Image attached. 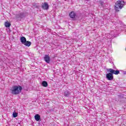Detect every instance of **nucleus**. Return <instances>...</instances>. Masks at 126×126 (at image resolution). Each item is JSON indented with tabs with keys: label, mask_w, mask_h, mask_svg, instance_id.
I'll return each instance as SVG.
<instances>
[{
	"label": "nucleus",
	"mask_w": 126,
	"mask_h": 126,
	"mask_svg": "<svg viewBox=\"0 0 126 126\" xmlns=\"http://www.w3.org/2000/svg\"><path fill=\"white\" fill-rule=\"evenodd\" d=\"M21 90H22V87L20 85H14L11 88L10 91L13 95H17L21 92Z\"/></svg>",
	"instance_id": "f257e3e1"
},
{
	"label": "nucleus",
	"mask_w": 126,
	"mask_h": 126,
	"mask_svg": "<svg viewBox=\"0 0 126 126\" xmlns=\"http://www.w3.org/2000/svg\"><path fill=\"white\" fill-rule=\"evenodd\" d=\"M126 4V2L123 0H118L116 2L114 5V7L116 11H120V9H122L124 6Z\"/></svg>",
	"instance_id": "f03ea898"
},
{
	"label": "nucleus",
	"mask_w": 126,
	"mask_h": 126,
	"mask_svg": "<svg viewBox=\"0 0 126 126\" xmlns=\"http://www.w3.org/2000/svg\"><path fill=\"white\" fill-rule=\"evenodd\" d=\"M27 15H28V13L26 12L19 13L16 15V19L19 21H21V20L25 18Z\"/></svg>",
	"instance_id": "7ed1b4c3"
},
{
	"label": "nucleus",
	"mask_w": 126,
	"mask_h": 126,
	"mask_svg": "<svg viewBox=\"0 0 126 126\" xmlns=\"http://www.w3.org/2000/svg\"><path fill=\"white\" fill-rule=\"evenodd\" d=\"M41 7L44 10H48V9H49V7H50V6L49 5L48 2H45L44 3H42Z\"/></svg>",
	"instance_id": "20e7f679"
},
{
	"label": "nucleus",
	"mask_w": 126,
	"mask_h": 126,
	"mask_svg": "<svg viewBox=\"0 0 126 126\" xmlns=\"http://www.w3.org/2000/svg\"><path fill=\"white\" fill-rule=\"evenodd\" d=\"M107 71H108V72H111L112 75L116 74V75H117V74H119V73H120V71L119 70H115L112 68H109L107 69Z\"/></svg>",
	"instance_id": "39448f33"
},
{
	"label": "nucleus",
	"mask_w": 126,
	"mask_h": 126,
	"mask_svg": "<svg viewBox=\"0 0 126 126\" xmlns=\"http://www.w3.org/2000/svg\"><path fill=\"white\" fill-rule=\"evenodd\" d=\"M106 77L108 80L112 81L114 79V76L112 75L111 72L106 74Z\"/></svg>",
	"instance_id": "423d86ee"
},
{
	"label": "nucleus",
	"mask_w": 126,
	"mask_h": 126,
	"mask_svg": "<svg viewBox=\"0 0 126 126\" xmlns=\"http://www.w3.org/2000/svg\"><path fill=\"white\" fill-rule=\"evenodd\" d=\"M44 60L45 62L47 63H50V62H51V58L48 55H45L44 57Z\"/></svg>",
	"instance_id": "0eeeda50"
},
{
	"label": "nucleus",
	"mask_w": 126,
	"mask_h": 126,
	"mask_svg": "<svg viewBox=\"0 0 126 126\" xmlns=\"http://www.w3.org/2000/svg\"><path fill=\"white\" fill-rule=\"evenodd\" d=\"M71 94V93H70V91H69L68 90H66L64 92L63 96H64V97H67L68 98L69 97H70Z\"/></svg>",
	"instance_id": "6e6552de"
},
{
	"label": "nucleus",
	"mask_w": 126,
	"mask_h": 126,
	"mask_svg": "<svg viewBox=\"0 0 126 126\" xmlns=\"http://www.w3.org/2000/svg\"><path fill=\"white\" fill-rule=\"evenodd\" d=\"M69 16L70 18H72V19H74L75 17L76 16V13L74 12V11H71L69 14Z\"/></svg>",
	"instance_id": "1a4fd4ad"
},
{
	"label": "nucleus",
	"mask_w": 126,
	"mask_h": 126,
	"mask_svg": "<svg viewBox=\"0 0 126 126\" xmlns=\"http://www.w3.org/2000/svg\"><path fill=\"white\" fill-rule=\"evenodd\" d=\"M34 119L36 122H41V116L39 114H36L34 116Z\"/></svg>",
	"instance_id": "9d476101"
},
{
	"label": "nucleus",
	"mask_w": 126,
	"mask_h": 126,
	"mask_svg": "<svg viewBox=\"0 0 126 126\" xmlns=\"http://www.w3.org/2000/svg\"><path fill=\"white\" fill-rule=\"evenodd\" d=\"M20 41H21V43L23 45H24V44L25 43V42L27 41L26 38L24 36H21L20 38Z\"/></svg>",
	"instance_id": "9b49d317"
},
{
	"label": "nucleus",
	"mask_w": 126,
	"mask_h": 126,
	"mask_svg": "<svg viewBox=\"0 0 126 126\" xmlns=\"http://www.w3.org/2000/svg\"><path fill=\"white\" fill-rule=\"evenodd\" d=\"M31 44L32 43L31 42V41L27 40L26 41L25 43H24V45L26 46V47H30L31 46Z\"/></svg>",
	"instance_id": "f8f14e48"
},
{
	"label": "nucleus",
	"mask_w": 126,
	"mask_h": 126,
	"mask_svg": "<svg viewBox=\"0 0 126 126\" xmlns=\"http://www.w3.org/2000/svg\"><path fill=\"white\" fill-rule=\"evenodd\" d=\"M41 85L43 87H48V82L46 81H43L41 83Z\"/></svg>",
	"instance_id": "ddd939ff"
},
{
	"label": "nucleus",
	"mask_w": 126,
	"mask_h": 126,
	"mask_svg": "<svg viewBox=\"0 0 126 126\" xmlns=\"http://www.w3.org/2000/svg\"><path fill=\"white\" fill-rule=\"evenodd\" d=\"M11 25V24L8 22H5L4 23L5 27H6V28H9Z\"/></svg>",
	"instance_id": "4468645a"
},
{
	"label": "nucleus",
	"mask_w": 126,
	"mask_h": 126,
	"mask_svg": "<svg viewBox=\"0 0 126 126\" xmlns=\"http://www.w3.org/2000/svg\"><path fill=\"white\" fill-rule=\"evenodd\" d=\"M17 116H18V113L14 112L13 113V118H16L17 117Z\"/></svg>",
	"instance_id": "2eb2a0df"
},
{
	"label": "nucleus",
	"mask_w": 126,
	"mask_h": 126,
	"mask_svg": "<svg viewBox=\"0 0 126 126\" xmlns=\"http://www.w3.org/2000/svg\"><path fill=\"white\" fill-rule=\"evenodd\" d=\"M33 6H34L35 8H39V5L37 3H33Z\"/></svg>",
	"instance_id": "dca6fc26"
},
{
	"label": "nucleus",
	"mask_w": 126,
	"mask_h": 126,
	"mask_svg": "<svg viewBox=\"0 0 126 126\" xmlns=\"http://www.w3.org/2000/svg\"><path fill=\"white\" fill-rule=\"evenodd\" d=\"M101 5H103L104 4V2L103 1H101V2L100 3Z\"/></svg>",
	"instance_id": "f3484780"
}]
</instances>
